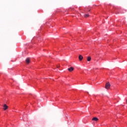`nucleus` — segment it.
Instances as JSON below:
<instances>
[{
	"label": "nucleus",
	"instance_id": "6",
	"mask_svg": "<svg viewBox=\"0 0 127 127\" xmlns=\"http://www.w3.org/2000/svg\"><path fill=\"white\" fill-rule=\"evenodd\" d=\"M30 62V60L29 59V58H27L26 60V63H27V64H29V62Z\"/></svg>",
	"mask_w": 127,
	"mask_h": 127
},
{
	"label": "nucleus",
	"instance_id": "5",
	"mask_svg": "<svg viewBox=\"0 0 127 127\" xmlns=\"http://www.w3.org/2000/svg\"><path fill=\"white\" fill-rule=\"evenodd\" d=\"M92 121H95V122H98V121H99V119H98V118L94 117L92 119Z\"/></svg>",
	"mask_w": 127,
	"mask_h": 127
},
{
	"label": "nucleus",
	"instance_id": "1",
	"mask_svg": "<svg viewBox=\"0 0 127 127\" xmlns=\"http://www.w3.org/2000/svg\"><path fill=\"white\" fill-rule=\"evenodd\" d=\"M110 87L111 84H110V82L106 83L105 85V88H106L107 90H108V89H110Z\"/></svg>",
	"mask_w": 127,
	"mask_h": 127
},
{
	"label": "nucleus",
	"instance_id": "8",
	"mask_svg": "<svg viewBox=\"0 0 127 127\" xmlns=\"http://www.w3.org/2000/svg\"><path fill=\"white\" fill-rule=\"evenodd\" d=\"M91 57H88L87 61H88V62L91 61Z\"/></svg>",
	"mask_w": 127,
	"mask_h": 127
},
{
	"label": "nucleus",
	"instance_id": "4",
	"mask_svg": "<svg viewBox=\"0 0 127 127\" xmlns=\"http://www.w3.org/2000/svg\"><path fill=\"white\" fill-rule=\"evenodd\" d=\"M73 70H74V68L73 67H70L68 68V70L69 72H72V71H73Z\"/></svg>",
	"mask_w": 127,
	"mask_h": 127
},
{
	"label": "nucleus",
	"instance_id": "9",
	"mask_svg": "<svg viewBox=\"0 0 127 127\" xmlns=\"http://www.w3.org/2000/svg\"><path fill=\"white\" fill-rule=\"evenodd\" d=\"M59 66H57V67L58 68Z\"/></svg>",
	"mask_w": 127,
	"mask_h": 127
},
{
	"label": "nucleus",
	"instance_id": "3",
	"mask_svg": "<svg viewBox=\"0 0 127 127\" xmlns=\"http://www.w3.org/2000/svg\"><path fill=\"white\" fill-rule=\"evenodd\" d=\"M78 59L79 61H82V60H83V56H82V55H79L78 57Z\"/></svg>",
	"mask_w": 127,
	"mask_h": 127
},
{
	"label": "nucleus",
	"instance_id": "2",
	"mask_svg": "<svg viewBox=\"0 0 127 127\" xmlns=\"http://www.w3.org/2000/svg\"><path fill=\"white\" fill-rule=\"evenodd\" d=\"M3 107L4 111L7 110V108H8V106H7V105H6V104H4Z\"/></svg>",
	"mask_w": 127,
	"mask_h": 127
},
{
	"label": "nucleus",
	"instance_id": "7",
	"mask_svg": "<svg viewBox=\"0 0 127 127\" xmlns=\"http://www.w3.org/2000/svg\"><path fill=\"white\" fill-rule=\"evenodd\" d=\"M84 17L87 18V17H89V14H85L84 15Z\"/></svg>",
	"mask_w": 127,
	"mask_h": 127
}]
</instances>
